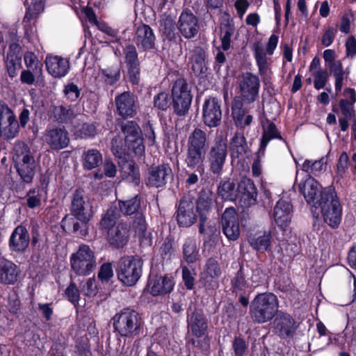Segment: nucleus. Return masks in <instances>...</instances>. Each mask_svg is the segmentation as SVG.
Returning a JSON list of instances; mask_svg holds the SVG:
<instances>
[{
  "instance_id": "473e14b6",
  "label": "nucleus",
  "mask_w": 356,
  "mask_h": 356,
  "mask_svg": "<svg viewBox=\"0 0 356 356\" xmlns=\"http://www.w3.org/2000/svg\"><path fill=\"white\" fill-rule=\"evenodd\" d=\"M206 151L187 148L185 163L188 168L202 173L204 172V161Z\"/></svg>"
},
{
  "instance_id": "9b49d317",
  "label": "nucleus",
  "mask_w": 356,
  "mask_h": 356,
  "mask_svg": "<svg viewBox=\"0 0 356 356\" xmlns=\"http://www.w3.org/2000/svg\"><path fill=\"white\" fill-rule=\"evenodd\" d=\"M121 131L128 148L132 150L136 155H142L145 152V146L138 124L134 121H128L121 125Z\"/></svg>"
},
{
  "instance_id": "a878e982",
  "label": "nucleus",
  "mask_w": 356,
  "mask_h": 356,
  "mask_svg": "<svg viewBox=\"0 0 356 356\" xmlns=\"http://www.w3.org/2000/svg\"><path fill=\"white\" fill-rule=\"evenodd\" d=\"M117 111L120 115L131 117L136 113L135 97L129 92H124L115 99Z\"/></svg>"
},
{
  "instance_id": "a19ab883",
  "label": "nucleus",
  "mask_w": 356,
  "mask_h": 356,
  "mask_svg": "<svg viewBox=\"0 0 356 356\" xmlns=\"http://www.w3.org/2000/svg\"><path fill=\"white\" fill-rule=\"evenodd\" d=\"M271 235L264 232L262 234L251 235L248 238L250 245L256 250L264 252L267 251L270 245Z\"/></svg>"
},
{
  "instance_id": "6e6d98bb",
  "label": "nucleus",
  "mask_w": 356,
  "mask_h": 356,
  "mask_svg": "<svg viewBox=\"0 0 356 356\" xmlns=\"http://www.w3.org/2000/svg\"><path fill=\"white\" fill-rule=\"evenodd\" d=\"M314 88L317 90L323 88L327 81L329 74L326 70L318 69L313 72Z\"/></svg>"
},
{
  "instance_id": "6ab92c4d",
  "label": "nucleus",
  "mask_w": 356,
  "mask_h": 356,
  "mask_svg": "<svg viewBox=\"0 0 356 356\" xmlns=\"http://www.w3.org/2000/svg\"><path fill=\"white\" fill-rule=\"evenodd\" d=\"M178 29L184 38H192L198 32V19L192 13L184 11L178 21Z\"/></svg>"
},
{
  "instance_id": "7ed1b4c3",
  "label": "nucleus",
  "mask_w": 356,
  "mask_h": 356,
  "mask_svg": "<svg viewBox=\"0 0 356 356\" xmlns=\"http://www.w3.org/2000/svg\"><path fill=\"white\" fill-rule=\"evenodd\" d=\"M115 330L121 336L134 338L140 334L143 325L140 315L135 310L125 308L113 317Z\"/></svg>"
},
{
  "instance_id": "4c0bfd02",
  "label": "nucleus",
  "mask_w": 356,
  "mask_h": 356,
  "mask_svg": "<svg viewBox=\"0 0 356 356\" xmlns=\"http://www.w3.org/2000/svg\"><path fill=\"white\" fill-rule=\"evenodd\" d=\"M221 274V270L217 261L209 259L204 266L202 279L205 284L210 282L209 286H215L217 285L216 280Z\"/></svg>"
},
{
  "instance_id": "412c9836",
  "label": "nucleus",
  "mask_w": 356,
  "mask_h": 356,
  "mask_svg": "<svg viewBox=\"0 0 356 356\" xmlns=\"http://www.w3.org/2000/svg\"><path fill=\"white\" fill-rule=\"evenodd\" d=\"M45 64L48 72L55 78L66 76L70 70L69 60L58 56H47Z\"/></svg>"
},
{
  "instance_id": "f704fd0d",
  "label": "nucleus",
  "mask_w": 356,
  "mask_h": 356,
  "mask_svg": "<svg viewBox=\"0 0 356 356\" xmlns=\"http://www.w3.org/2000/svg\"><path fill=\"white\" fill-rule=\"evenodd\" d=\"M275 322L276 329L283 337L292 335L296 329L295 321L288 314L280 313Z\"/></svg>"
},
{
  "instance_id": "338daca9",
  "label": "nucleus",
  "mask_w": 356,
  "mask_h": 356,
  "mask_svg": "<svg viewBox=\"0 0 356 356\" xmlns=\"http://www.w3.org/2000/svg\"><path fill=\"white\" fill-rule=\"evenodd\" d=\"M81 290L85 295L92 296L97 293V286L94 278H89L81 286Z\"/></svg>"
},
{
  "instance_id": "bb28decb",
  "label": "nucleus",
  "mask_w": 356,
  "mask_h": 356,
  "mask_svg": "<svg viewBox=\"0 0 356 356\" xmlns=\"http://www.w3.org/2000/svg\"><path fill=\"white\" fill-rule=\"evenodd\" d=\"M174 284V281L170 276H156L149 281L148 288L153 296L164 295L172 290Z\"/></svg>"
},
{
  "instance_id": "0e129e2a",
  "label": "nucleus",
  "mask_w": 356,
  "mask_h": 356,
  "mask_svg": "<svg viewBox=\"0 0 356 356\" xmlns=\"http://www.w3.org/2000/svg\"><path fill=\"white\" fill-rule=\"evenodd\" d=\"M349 157L346 152H343L338 160V163L337 165V174L343 177V175L346 173L348 165Z\"/></svg>"
},
{
  "instance_id": "58836bf2",
  "label": "nucleus",
  "mask_w": 356,
  "mask_h": 356,
  "mask_svg": "<svg viewBox=\"0 0 356 356\" xmlns=\"http://www.w3.org/2000/svg\"><path fill=\"white\" fill-rule=\"evenodd\" d=\"M120 172L124 179L138 185L140 183L139 170L132 161H126L120 165Z\"/></svg>"
},
{
  "instance_id": "c03bdc74",
  "label": "nucleus",
  "mask_w": 356,
  "mask_h": 356,
  "mask_svg": "<svg viewBox=\"0 0 356 356\" xmlns=\"http://www.w3.org/2000/svg\"><path fill=\"white\" fill-rule=\"evenodd\" d=\"M218 195L225 200H234L237 196L235 184L230 179L222 180L218 187Z\"/></svg>"
},
{
  "instance_id": "603ef678",
  "label": "nucleus",
  "mask_w": 356,
  "mask_h": 356,
  "mask_svg": "<svg viewBox=\"0 0 356 356\" xmlns=\"http://www.w3.org/2000/svg\"><path fill=\"white\" fill-rule=\"evenodd\" d=\"M246 144L245 137L242 134H236L232 139V155L238 157L239 155L245 153Z\"/></svg>"
},
{
  "instance_id": "2f4dec72",
  "label": "nucleus",
  "mask_w": 356,
  "mask_h": 356,
  "mask_svg": "<svg viewBox=\"0 0 356 356\" xmlns=\"http://www.w3.org/2000/svg\"><path fill=\"white\" fill-rule=\"evenodd\" d=\"M117 207L119 213H122L125 216H131L135 214L136 216L143 213V207L141 205V198L138 195L134 197L122 201L119 200Z\"/></svg>"
},
{
  "instance_id": "e433bc0d",
  "label": "nucleus",
  "mask_w": 356,
  "mask_h": 356,
  "mask_svg": "<svg viewBox=\"0 0 356 356\" xmlns=\"http://www.w3.org/2000/svg\"><path fill=\"white\" fill-rule=\"evenodd\" d=\"M207 135L199 128L195 129L188 136L187 148L206 151Z\"/></svg>"
},
{
  "instance_id": "c9c22d12",
  "label": "nucleus",
  "mask_w": 356,
  "mask_h": 356,
  "mask_svg": "<svg viewBox=\"0 0 356 356\" xmlns=\"http://www.w3.org/2000/svg\"><path fill=\"white\" fill-rule=\"evenodd\" d=\"M189 63L195 74H202L206 69L205 53L202 48L195 47L188 54Z\"/></svg>"
},
{
  "instance_id": "c85d7f7f",
  "label": "nucleus",
  "mask_w": 356,
  "mask_h": 356,
  "mask_svg": "<svg viewBox=\"0 0 356 356\" xmlns=\"http://www.w3.org/2000/svg\"><path fill=\"white\" fill-rule=\"evenodd\" d=\"M19 270L17 266L10 261L0 259V283L13 284L17 282Z\"/></svg>"
},
{
  "instance_id": "4d7b16f0",
  "label": "nucleus",
  "mask_w": 356,
  "mask_h": 356,
  "mask_svg": "<svg viewBox=\"0 0 356 356\" xmlns=\"http://www.w3.org/2000/svg\"><path fill=\"white\" fill-rule=\"evenodd\" d=\"M102 74L104 81L112 85L120 79V71L118 67H112L103 70Z\"/></svg>"
},
{
  "instance_id": "bf43d9fd",
  "label": "nucleus",
  "mask_w": 356,
  "mask_h": 356,
  "mask_svg": "<svg viewBox=\"0 0 356 356\" xmlns=\"http://www.w3.org/2000/svg\"><path fill=\"white\" fill-rule=\"evenodd\" d=\"M125 59L127 67L133 65H139L138 54L136 47L132 44H129L124 49Z\"/></svg>"
},
{
  "instance_id": "052dcab7",
  "label": "nucleus",
  "mask_w": 356,
  "mask_h": 356,
  "mask_svg": "<svg viewBox=\"0 0 356 356\" xmlns=\"http://www.w3.org/2000/svg\"><path fill=\"white\" fill-rule=\"evenodd\" d=\"M133 229L140 238L145 236L147 225L143 213L136 216V219L133 222Z\"/></svg>"
},
{
  "instance_id": "c756f323",
  "label": "nucleus",
  "mask_w": 356,
  "mask_h": 356,
  "mask_svg": "<svg viewBox=\"0 0 356 356\" xmlns=\"http://www.w3.org/2000/svg\"><path fill=\"white\" fill-rule=\"evenodd\" d=\"M213 205V198L212 195L210 193H202L197 201L195 202V206L197 208V213H200V232L204 233V223L207 220V217L205 216V213L209 212L211 207Z\"/></svg>"
},
{
  "instance_id": "e2e57ef3",
  "label": "nucleus",
  "mask_w": 356,
  "mask_h": 356,
  "mask_svg": "<svg viewBox=\"0 0 356 356\" xmlns=\"http://www.w3.org/2000/svg\"><path fill=\"white\" fill-rule=\"evenodd\" d=\"M154 106L161 110H165L170 106V98L167 93L160 92L154 98Z\"/></svg>"
},
{
  "instance_id": "8fccbe9b",
  "label": "nucleus",
  "mask_w": 356,
  "mask_h": 356,
  "mask_svg": "<svg viewBox=\"0 0 356 356\" xmlns=\"http://www.w3.org/2000/svg\"><path fill=\"white\" fill-rule=\"evenodd\" d=\"M43 190L35 188L30 190L26 196L27 206L31 209L40 207L43 197Z\"/></svg>"
},
{
  "instance_id": "cd10ccee",
  "label": "nucleus",
  "mask_w": 356,
  "mask_h": 356,
  "mask_svg": "<svg viewBox=\"0 0 356 356\" xmlns=\"http://www.w3.org/2000/svg\"><path fill=\"white\" fill-rule=\"evenodd\" d=\"M29 234L26 229L23 226H17L10 238V248L15 252H23L29 246Z\"/></svg>"
},
{
  "instance_id": "5701e85b",
  "label": "nucleus",
  "mask_w": 356,
  "mask_h": 356,
  "mask_svg": "<svg viewBox=\"0 0 356 356\" xmlns=\"http://www.w3.org/2000/svg\"><path fill=\"white\" fill-rule=\"evenodd\" d=\"M5 63L9 76L15 77L22 67L21 47L19 44L13 42L10 44Z\"/></svg>"
},
{
  "instance_id": "0eeeda50",
  "label": "nucleus",
  "mask_w": 356,
  "mask_h": 356,
  "mask_svg": "<svg viewBox=\"0 0 356 356\" xmlns=\"http://www.w3.org/2000/svg\"><path fill=\"white\" fill-rule=\"evenodd\" d=\"M142 268L143 263L138 257H123L118 262V277L124 285L134 286L141 276Z\"/></svg>"
},
{
  "instance_id": "20e7f679",
  "label": "nucleus",
  "mask_w": 356,
  "mask_h": 356,
  "mask_svg": "<svg viewBox=\"0 0 356 356\" xmlns=\"http://www.w3.org/2000/svg\"><path fill=\"white\" fill-rule=\"evenodd\" d=\"M321 209L324 221L331 227L339 226L341 220V206L335 189L329 186L325 188V193L318 205Z\"/></svg>"
},
{
  "instance_id": "4be33fe9",
  "label": "nucleus",
  "mask_w": 356,
  "mask_h": 356,
  "mask_svg": "<svg viewBox=\"0 0 356 356\" xmlns=\"http://www.w3.org/2000/svg\"><path fill=\"white\" fill-rule=\"evenodd\" d=\"M291 204L289 201L280 200L275 204L272 214L275 224L284 229L291 222Z\"/></svg>"
},
{
  "instance_id": "680f3d73",
  "label": "nucleus",
  "mask_w": 356,
  "mask_h": 356,
  "mask_svg": "<svg viewBox=\"0 0 356 356\" xmlns=\"http://www.w3.org/2000/svg\"><path fill=\"white\" fill-rule=\"evenodd\" d=\"M337 33V30L332 27L327 26L323 30V33L321 38V44L324 47H329L333 42Z\"/></svg>"
},
{
  "instance_id": "37998d69",
  "label": "nucleus",
  "mask_w": 356,
  "mask_h": 356,
  "mask_svg": "<svg viewBox=\"0 0 356 356\" xmlns=\"http://www.w3.org/2000/svg\"><path fill=\"white\" fill-rule=\"evenodd\" d=\"M199 250L195 240L187 238L183 245L184 259L188 264H193L198 259Z\"/></svg>"
},
{
  "instance_id": "9d476101",
  "label": "nucleus",
  "mask_w": 356,
  "mask_h": 356,
  "mask_svg": "<svg viewBox=\"0 0 356 356\" xmlns=\"http://www.w3.org/2000/svg\"><path fill=\"white\" fill-rule=\"evenodd\" d=\"M175 111L179 115H184L188 111L192 101L188 86L184 79H178L172 89Z\"/></svg>"
},
{
  "instance_id": "4468645a",
  "label": "nucleus",
  "mask_w": 356,
  "mask_h": 356,
  "mask_svg": "<svg viewBox=\"0 0 356 356\" xmlns=\"http://www.w3.org/2000/svg\"><path fill=\"white\" fill-rule=\"evenodd\" d=\"M177 220L182 227H190L197 218L195 202L189 197H184L180 201L177 210Z\"/></svg>"
},
{
  "instance_id": "a18cd8bd",
  "label": "nucleus",
  "mask_w": 356,
  "mask_h": 356,
  "mask_svg": "<svg viewBox=\"0 0 356 356\" xmlns=\"http://www.w3.org/2000/svg\"><path fill=\"white\" fill-rule=\"evenodd\" d=\"M234 29L233 23L229 20L220 26L221 47L224 51H227L230 47L231 38L234 33Z\"/></svg>"
},
{
  "instance_id": "423d86ee",
  "label": "nucleus",
  "mask_w": 356,
  "mask_h": 356,
  "mask_svg": "<svg viewBox=\"0 0 356 356\" xmlns=\"http://www.w3.org/2000/svg\"><path fill=\"white\" fill-rule=\"evenodd\" d=\"M70 266L73 272L80 276H86L97 266L96 257L92 250L87 245H81L70 256Z\"/></svg>"
},
{
  "instance_id": "f3484780",
  "label": "nucleus",
  "mask_w": 356,
  "mask_h": 356,
  "mask_svg": "<svg viewBox=\"0 0 356 356\" xmlns=\"http://www.w3.org/2000/svg\"><path fill=\"white\" fill-rule=\"evenodd\" d=\"M222 232L229 240L235 241L240 236L238 217L233 207L225 209L222 216Z\"/></svg>"
},
{
  "instance_id": "774afa93",
  "label": "nucleus",
  "mask_w": 356,
  "mask_h": 356,
  "mask_svg": "<svg viewBox=\"0 0 356 356\" xmlns=\"http://www.w3.org/2000/svg\"><path fill=\"white\" fill-rule=\"evenodd\" d=\"M346 51L348 57H354L356 55V39L350 35L346 42Z\"/></svg>"
},
{
  "instance_id": "aec40b11",
  "label": "nucleus",
  "mask_w": 356,
  "mask_h": 356,
  "mask_svg": "<svg viewBox=\"0 0 356 356\" xmlns=\"http://www.w3.org/2000/svg\"><path fill=\"white\" fill-rule=\"evenodd\" d=\"M156 36L152 29L144 24L139 25L136 31L134 41L137 47L144 51L154 49Z\"/></svg>"
},
{
  "instance_id": "13d9d810",
  "label": "nucleus",
  "mask_w": 356,
  "mask_h": 356,
  "mask_svg": "<svg viewBox=\"0 0 356 356\" xmlns=\"http://www.w3.org/2000/svg\"><path fill=\"white\" fill-rule=\"evenodd\" d=\"M98 279L102 283L108 282L113 277V270L111 263H105L102 264L98 272Z\"/></svg>"
},
{
  "instance_id": "7c9ffc66",
  "label": "nucleus",
  "mask_w": 356,
  "mask_h": 356,
  "mask_svg": "<svg viewBox=\"0 0 356 356\" xmlns=\"http://www.w3.org/2000/svg\"><path fill=\"white\" fill-rule=\"evenodd\" d=\"M188 327L194 337H200L206 333L208 322L203 314L194 312L188 318Z\"/></svg>"
},
{
  "instance_id": "f03ea898",
  "label": "nucleus",
  "mask_w": 356,
  "mask_h": 356,
  "mask_svg": "<svg viewBox=\"0 0 356 356\" xmlns=\"http://www.w3.org/2000/svg\"><path fill=\"white\" fill-rule=\"evenodd\" d=\"M279 301L272 293H262L257 295L250 305V316L256 323H265L271 321L277 314Z\"/></svg>"
},
{
  "instance_id": "393cba45",
  "label": "nucleus",
  "mask_w": 356,
  "mask_h": 356,
  "mask_svg": "<svg viewBox=\"0 0 356 356\" xmlns=\"http://www.w3.org/2000/svg\"><path fill=\"white\" fill-rule=\"evenodd\" d=\"M237 192L245 207H250L256 202L257 189L254 182L248 177H243L238 184Z\"/></svg>"
},
{
  "instance_id": "72a5a7b5",
  "label": "nucleus",
  "mask_w": 356,
  "mask_h": 356,
  "mask_svg": "<svg viewBox=\"0 0 356 356\" xmlns=\"http://www.w3.org/2000/svg\"><path fill=\"white\" fill-rule=\"evenodd\" d=\"M252 51L257 62L259 72L261 76H268L270 74V64L268 58L266 56L268 54L263 48L262 45L257 42L252 46Z\"/></svg>"
},
{
  "instance_id": "a211bd4d",
  "label": "nucleus",
  "mask_w": 356,
  "mask_h": 356,
  "mask_svg": "<svg viewBox=\"0 0 356 356\" xmlns=\"http://www.w3.org/2000/svg\"><path fill=\"white\" fill-rule=\"evenodd\" d=\"M222 111L220 101L215 97H210L204 102L203 106V120L209 127H216L221 122Z\"/></svg>"
},
{
  "instance_id": "09e8293b",
  "label": "nucleus",
  "mask_w": 356,
  "mask_h": 356,
  "mask_svg": "<svg viewBox=\"0 0 356 356\" xmlns=\"http://www.w3.org/2000/svg\"><path fill=\"white\" fill-rule=\"evenodd\" d=\"M273 138L282 139V137L278 132L276 126L273 123L270 122L266 127L264 128L260 150L264 151L269 141Z\"/></svg>"
},
{
  "instance_id": "dca6fc26",
  "label": "nucleus",
  "mask_w": 356,
  "mask_h": 356,
  "mask_svg": "<svg viewBox=\"0 0 356 356\" xmlns=\"http://www.w3.org/2000/svg\"><path fill=\"white\" fill-rule=\"evenodd\" d=\"M44 140L54 150L67 147L70 143L69 134L64 127H53L46 129Z\"/></svg>"
},
{
  "instance_id": "3c124183",
  "label": "nucleus",
  "mask_w": 356,
  "mask_h": 356,
  "mask_svg": "<svg viewBox=\"0 0 356 356\" xmlns=\"http://www.w3.org/2000/svg\"><path fill=\"white\" fill-rule=\"evenodd\" d=\"M97 134V129L94 124L83 123L75 127L74 135L81 138L93 137Z\"/></svg>"
},
{
  "instance_id": "f8f14e48",
  "label": "nucleus",
  "mask_w": 356,
  "mask_h": 356,
  "mask_svg": "<svg viewBox=\"0 0 356 356\" xmlns=\"http://www.w3.org/2000/svg\"><path fill=\"white\" fill-rule=\"evenodd\" d=\"M19 125L12 109L0 103V137L10 140L17 136Z\"/></svg>"
},
{
  "instance_id": "1a4fd4ad",
  "label": "nucleus",
  "mask_w": 356,
  "mask_h": 356,
  "mask_svg": "<svg viewBox=\"0 0 356 356\" xmlns=\"http://www.w3.org/2000/svg\"><path fill=\"white\" fill-rule=\"evenodd\" d=\"M237 86L240 99L245 104L254 102L259 97L260 80L258 76L251 72H244L237 77Z\"/></svg>"
},
{
  "instance_id": "39448f33",
  "label": "nucleus",
  "mask_w": 356,
  "mask_h": 356,
  "mask_svg": "<svg viewBox=\"0 0 356 356\" xmlns=\"http://www.w3.org/2000/svg\"><path fill=\"white\" fill-rule=\"evenodd\" d=\"M13 161L22 179L26 183H31L35 175V163L29 147L24 143L15 144Z\"/></svg>"
},
{
  "instance_id": "5fc2aeb1",
  "label": "nucleus",
  "mask_w": 356,
  "mask_h": 356,
  "mask_svg": "<svg viewBox=\"0 0 356 356\" xmlns=\"http://www.w3.org/2000/svg\"><path fill=\"white\" fill-rule=\"evenodd\" d=\"M193 339V343L195 347L204 354H207L210 350V338L205 333L200 337H195Z\"/></svg>"
},
{
  "instance_id": "f257e3e1",
  "label": "nucleus",
  "mask_w": 356,
  "mask_h": 356,
  "mask_svg": "<svg viewBox=\"0 0 356 356\" xmlns=\"http://www.w3.org/2000/svg\"><path fill=\"white\" fill-rule=\"evenodd\" d=\"M120 214L117 207H110L102 216L99 225L107 233L108 243L115 248L123 247L129 238L130 226L122 220H118Z\"/></svg>"
},
{
  "instance_id": "ea45409f",
  "label": "nucleus",
  "mask_w": 356,
  "mask_h": 356,
  "mask_svg": "<svg viewBox=\"0 0 356 356\" xmlns=\"http://www.w3.org/2000/svg\"><path fill=\"white\" fill-rule=\"evenodd\" d=\"M81 160L83 168L90 170L102 163V156L99 150L90 149L83 153Z\"/></svg>"
},
{
  "instance_id": "79ce46f5",
  "label": "nucleus",
  "mask_w": 356,
  "mask_h": 356,
  "mask_svg": "<svg viewBox=\"0 0 356 356\" xmlns=\"http://www.w3.org/2000/svg\"><path fill=\"white\" fill-rule=\"evenodd\" d=\"M51 116L59 122H66L71 120L74 114L70 106L53 105L50 107Z\"/></svg>"
},
{
  "instance_id": "6e6552de",
  "label": "nucleus",
  "mask_w": 356,
  "mask_h": 356,
  "mask_svg": "<svg viewBox=\"0 0 356 356\" xmlns=\"http://www.w3.org/2000/svg\"><path fill=\"white\" fill-rule=\"evenodd\" d=\"M227 155L228 147L226 140L221 137L216 138L207 154L209 171L220 177L223 172Z\"/></svg>"
},
{
  "instance_id": "de8ad7c7",
  "label": "nucleus",
  "mask_w": 356,
  "mask_h": 356,
  "mask_svg": "<svg viewBox=\"0 0 356 356\" xmlns=\"http://www.w3.org/2000/svg\"><path fill=\"white\" fill-rule=\"evenodd\" d=\"M244 102L239 97H235L232 104V115L236 125H242L241 121L245 115V110L243 108Z\"/></svg>"
},
{
  "instance_id": "49530a36",
  "label": "nucleus",
  "mask_w": 356,
  "mask_h": 356,
  "mask_svg": "<svg viewBox=\"0 0 356 356\" xmlns=\"http://www.w3.org/2000/svg\"><path fill=\"white\" fill-rule=\"evenodd\" d=\"M331 73L335 78V90L337 92L341 91L343 87V81L344 71L342 63L340 60H336L329 64Z\"/></svg>"
},
{
  "instance_id": "b1692460",
  "label": "nucleus",
  "mask_w": 356,
  "mask_h": 356,
  "mask_svg": "<svg viewBox=\"0 0 356 356\" xmlns=\"http://www.w3.org/2000/svg\"><path fill=\"white\" fill-rule=\"evenodd\" d=\"M172 170L168 165H161L152 167L146 179V184L152 187H161L164 186L168 178L171 176Z\"/></svg>"
},
{
  "instance_id": "69168bd1",
  "label": "nucleus",
  "mask_w": 356,
  "mask_h": 356,
  "mask_svg": "<svg viewBox=\"0 0 356 356\" xmlns=\"http://www.w3.org/2000/svg\"><path fill=\"white\" fill-rule=\"evenodd\" d=\"M65 296L69 301L74 305L78 303L79 300V291L74 284H70L65 290Z\"/></svg>"
},
{
  "instance_id": "ddd939ff",
  "label": "nucleus",
  "mask_w": 356,
  "mask_h": 356,
  "mask_svg": "<svg viewBox=\"0 0 356 356\" xmlns=\"http://www.w3.org/2000/svg\"><path fill=\"white\" fill-rule=\"evenodd\" d=\"M72 213L84 226L93 215L92 206L90 199L82 191H76L72 202Z\"/></svg>"
},
{
  "instance_id": "2eb2a0df",
  "label": "nucleus",
  "mask_w": 356,
  "mask_h": 356,
  "mask_svg": "<svg viewBox=\"0 0 356 356\" xmlns=\"http://www.w3.org/2000/svg\"><path fill=\"white\" fill-rule=\"evenodd\" d=\"M299 190L307 203L316 209H318V205L321 202V199L325 193V188L321 191L320 184L311 177L299 184Z\"/></svg>"
},
{
  "instance_id": "864d4df0",
  "label": "nucleus",
  "mask_w": 356,
  "mask_h": 356,
  "mask_svg": "<svg viewBox=\"0 0 356 356\" xmlns=\"http://www.w3.org/2000/svg\"><path fill=\"white\" fill-rule=\"evenodd\" d=\"M24 59L27 69L31 70L34 72H42V64L33 52H26Z\"/></svg>"
}]
</instances>
